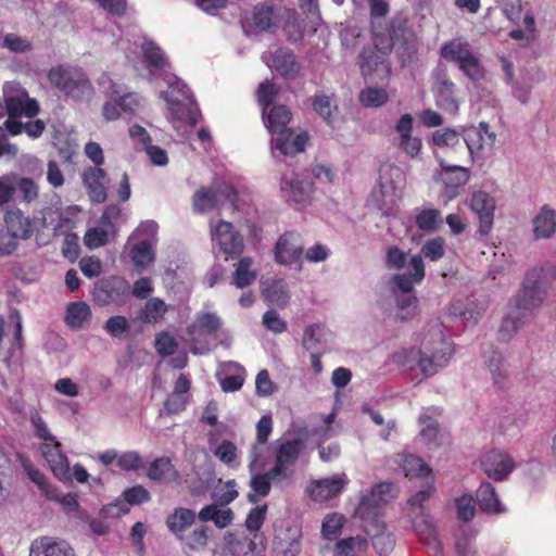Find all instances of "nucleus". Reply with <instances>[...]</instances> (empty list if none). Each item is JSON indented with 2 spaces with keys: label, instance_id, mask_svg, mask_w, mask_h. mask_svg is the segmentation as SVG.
I'll list each match as a JSON object with an SVG mask.
<instances>
[{
  "label": "nucleus",
  "instance_id": "obj_31",
  "mask_svg": "<svg viewBox=\"0 0 556 556\" xmlns=\"http://www.w3.org/2000/svg\"><path fill=\"white\" fill-rule=\"evenodd\" d=\"M274 70L286 78H295L300 73L301 66L295 55L288 49H278L273 56Z\"/></svg>",
  "mask_w": 556,
  "mask_h": 556
},
{
  "label": "nucleus",
  "instance_id": "obj_21",
  "mask_svg": "<svg viewBox=\"0 0 556 556\" xmlns=\"http://www.w3.org/2000/svg\"><path fill=\"white\" fill-rule=\"evenodd\" d=\"M106 173L101 167H86L81 173V180L91 202L103 203L106 198Z\"/></svg>",
  "mask_w": 556,
  "mask_h": 556
},
{
  "label": "nucleus",
  "instance_id": "obj_32",
  "mask_svg": "<svg viewBox=\"0 0 556 556\" xmlns=\"http://www.w3.org/2000/svg\"><path fill=\"white\" fill-rule=\"evenodd\" d=\"M477 501L482 511L498 515L504 511L495 488L490 482H483L477 490Z\"/></svg>",
  "mask_w": 556,
  "mask_h": 556
},
{
  "label": "nucleus",
  "instance_id": "obj_16",
  "mask_svg": "<svg viewBox=\"0 0 556 556\" xmlns=\"http://www.w3.org/2000/svg\"><path fill=\"white\" fill-rule=\"evenodd\" d=\"M279 14L274 7H255L252 17L245 23L244 30L249 35L271 33L279 25Z\"/></svg>",
  "mask_w": 556,
  "mask_h": 556
},
{
  "label": "nucleus",
  "instance_id": "obj_1",
  "mask_svg": "<svg viewBox=\"0 0 556 556\" xmlns=\"http://www.w3.org/2000/svg\"><path fill=\"white\" fill-rule=\"evenodd\" d=\"M141 49L143 62L148 70L147 78L150 81L162 78L168 86V89L162 91L161 96L167 104L169 119L174 124L177 122L197 124L201 115L193 94L186 84L168 71L169 63L161 48L154 42L146 40Z\"/></svg>",
  "mask_w": 556,
  "mask_h": 556
},
{
  "label": "nucleus",
  "instance_id": "obj_42",
  "mask_svg": "<svg viewBox=\"0 0 556 556\" xmlns=\"http://www.w3.org/2000/svg\"><path fill=\"white\" fill-rule=\"evenodd\" d=\"M367 548V540L361 536H351L339 541L336 545L334 556H359Z\"/></svg>",
  "mask_w": 556,
  "mask_h": 556
},
{
  "label": "nucleus",
  "instance_id": "obj_12",
  "mask_svg": "<svg viewBox=\"0 0 556 556\" xmlns=\"http://www.w3.org/2000/svg\"><path fill=\"white\" fill-rule=\"evenodd\" d=\"M435 103L444 112L456 115L459 102L456 98V85L448 78L443 68H437L434 73Z\"/></svg>",
  "mask_w": 556,
  "mask_h": 556
},
{
  "label": "nucleus",
  "instance_id": "obj_24",
  "mask_svg": "<svg viewBox=\"0 0 556 556\" xmlns=\"http://www.w3.org/2000/svg\"><path fill=\"white\" fill-rule=\"evenodd\" d=\"M412 523L420 541L428 546L432 556H443L442 545L438 540L437 530L431 518L428 515H416L412 518Z\"/></svg>",
  "mask_w": 556,
  "mask_h": 556
},
{
  "label": "nucleus",
  "instance_id": "obj_7",
  "mask_svg": "<svg viewBox=\"0 0 556 556\" xmlns=\"http://www.w3.org/2000/svg\"><path fill=\"white\" fill-rule=\"evenodd\" d=\"M211 235L212 241L219 247L225 255L235 257L242 253L244 249L243 237L235 229L231 223L220 219L214 224L212 220Z\"/></svg>",
  "mask_w": 556,
  "mask_h": 556
},
{
  "label": "nucleus",
  "instance_id": "obj_3",
  "mask_svg": "<svg viewBox=\"0 0 556 556\" xmlns=\"http://www.w3.org/2000/svg\"><path fill=\"white\" fill-rule=\"evenodd\" d=\"M546 271L541 267L529 269L523 278L522 285L513 302L509 304L523 314H529L539 308L545 301L547 294L544 274Z\"/></svg>",
  "mask_w": 556,
  "mask_h": 556
},
{
  "label": "nucleus",
  "instance_id": "obj_11",
  "mask_svg": "<svg viewBox=\"0 0 556 556\" xmlns=\"http://www.w3.org/2000/svg\"><path fill=\"white\" fill-rule=\"evenodd\" d=\"M275 260L281 265L301 264L304 253V242L300 233L286 232L276 242Z\"/></svg>",
  "mask_w": 556,
  "mask_h": 556
},
{
  "label": "nucleus",
  "instance_id": "obj_27",
  "mask_svg": "<svg viewBox=\"0 0 556 556\" xmlns=\"http://www.w3.org/2000/svg\"><path fill=\"white\" fill-rule=\"evenodd\" d=\"M99 84L123 111L135 112L140 106V97L135 92H127L122 96L118 86L112 81L110 76L103 75L100 78Z\"/></svg>",
  "mask_w": 556,
  "mask_h": 556
},
{
  "label": "nucleus",
  "instance_id": "obj_37",
  "mask_svg": "<svg viewBox=\"0 0 556 556\" xmlns=\"http://www.w3.org/2000/svg\"><path fill=\"white\" fill-rule=\"evenodd\" d=\"M195 519V514L191 509L176 508L166 519L168 529L180 540L184 539V532Z\"/></svg>",
  "mask_w": 556,
  "mask_h": 556
},
{
  "label": "nucleus",
  "instance_id": "obj_25",
  "mask_svg": "<svg viewBox=\"0 0 556 556\" xmlns=\"http://www.w3.org/2000/svg\"><path fill=\"white\" fill-rule=\"evenodd\" d=\"M283 481H286L283 478L273 473V468L267 472H252L250 478L251 493L248 494L249 502L256 504L261 498L269 494L271 483L279 485Z\"/></svg>",
  "mask_w": 556,
  "mask_h": 556
},
{
  "label": "nucleus",
  "instance_id": "obj_53",
  "mask_svg": "<svg viewBox=\"0 0 556 556\" xmlns=\"http://www.w3.org/2000/svg\"><path fill=\"white\" fill-rule=\"evenodd\" d=\"M464 142L470 155L480 152L486 144L485 137L481 134V130H476L475 127L465 129Z\"/></svg>",
  "mask_w": 556,
  "mask_h": 556
},
{
  "label": "nucleus",
  "instance_id": "obj_18",
  "mask_svg": "<svg viewBox=\"0 0 556 556\" xmlns=\"http://www.w3.org/2000/svg\"><path fill=\"white\" fill-rule=\"evenodd\" d=\"M437 157L441 165L440 177L445 185L444 194L447 199L452 200L458 195V188L468 182L470 172L464 166L446 164L439 155Z\"/></svg>",
  "mask_w": 556,
  "mask_h": 556
},
{
  "label": "nucleus",
  "instance_id": "obj_26",
  "mask_svg": "<svg viewBox=\"0 0 556 556\" xmlns=\"http://www.w3.org/2000/svg\"><path fill=\"white\" fill-rule=\"evenodd\" d=\"M29 556H75L73 548L62 540L43 536L30 545Z\"/></svg>",
  "mask_w": 556,
  "mask_h": 556
},
{
  "label": "nucleus",
  "instance_id": "obj_57",
  "mask_svg": "<svg viewBox=\"0 0 556 556\" xmlns=\"http://www.w3.org/2000/svg\"><path fill=\"white\" fill-rule=\"evenodd\" d=\"M2 47L14 53H25L33 49V43L25 38L10 33L4 35Z\"/></svg>",
  "mask_w": 556,
  "mask_h": 556
},
{
  "label": "nucleus",
  "instance_id": "obj_48",
  "mask_svg": "<svg viewBox=\"0 0 556 556\" xmlns=\"http://www.w3.org/2000/svg\"><path fill=\"white\" fill-rule=\"evenodd\" d=\"M278 93L279 87L273 81L266 79L260 84L256 90V98L258 104L262 106V111H267V108L276 101Z\"/></svg>",
  "mask_w": 556,
  "mask_h": 556
},
{
  "label": "nucleus",
  "instance_id": "obj_14",
  "mask_svg": "<svg viewBox=\"0 0 556 556\" xmlns=\"http://www.w3.org/2000/svg\"><path fill=\"white\" fill-rule=\"evenodd\" d=\"M271 136V146L286 156L303 152L308 140L307 132L300 128H287Z\"/></svg>",
  "mask_w": 556,
  "mask_h": 556
},
{
  "label": "nucleus",
  "instance_id": "obj_17",
  "mask_svg": "<svg viewBox=\"0 0 556 556\" xmlns=\"http://www.w3.org/2000/svg\"><path fill=\"white\" fill-rule=\"evenodd\" d=\"M280 190L288 202L303 205L312 193V182L291 172L282 176Z\"/></svg>",
  "mask_w": 556,
  "mask_h": 556
},
{
  "label": "nucleus",
  "instance_id": "obj_29",
  "mask_svg": "<svg viewBox=\"0 0 556 556\" xmlns=\"http://www.w3.org/2000/svg\"><path fill=\"white\" fill-rule=\"evenodd\" d=\"M15 239H27L31 235V224L21 210L8 211L2 225Z\"/></svg>",
  "mask_w": 556,
  "mask_h": 556
},
{
  "label": "nucleus",
  "instance_id": "obj_55",
  "mask_svg": "<svg viewBox=\"0 0 556 556\" xmlns=\"http://www.w3.org/2000/svg\"><path fill=\"white\" fill-rule=\"evenodd\" d=\"M484 305L480 303H470L462 311L456 306L453 311L454 315H459L464 323L476 325L484 313Z\"/></svg>",
  "mask_w": 556,
  "mask_h": 556
},
{
  "label": "nucleus",
  "instance_id": "obj_52",
  "mask_svg": "<svg viewBox=\"0 0 556 556\" xmlns=\"http://www.w3.org/2000/svg\"><path fill=\"white\" fill-rule=\"evenodd\" d=\"M166 311L167 306L164 301L157 298L151 299L144 305L142 319L148 323H156L163 317Z\"/></svg>",
  "mask_w": 556,
  "mask_h": 556
},
{
  "label": "nucleus",
  "instance_id": "obj_59",
  "mask_svg": "<svg viewBox=\"0 0 556 556\" xmlns=\"http://www.w3.org/2000/svg\"><path fill=\"white\" fill-rule=\"evenodd\" d=\"M444 252V240L442 238H433L422 245L420 255L435 262L443 257Z\"/></svg>",
  "mask_w": 556,
  "mask_h": 556
},
{
  "label": "nucleus",
  "instance_id": "obj_63",
  "mask_svg": "<svg viewBox=\"0 0 556 556\" xmlns=\"http://www.w3.org/2000/svg\"><path fill=\"white\" fill-rule=\"evenodd\" d=\"M229 544L231 552L240 556H253L256 549L254 540L248 536L233 539Z\"/></svg>",
  "mask_w": 556,
  "mask_h": 556
},
{
  "label": "nucleus",
  "instance_id": "obj_58",
  "mask_svg": "<svg viewBox=\"0 0 556 556\" xmlns=\"http://www.w3.org/2000/svg\"><path fill=\"white\" fill-rule=\"evenodd\" d=\"M104 329L112 337L121 339L128 331L129 323L125 316H112L106 320Z\"/></svg>",
  "mask_w": 556,
  "mask_h": 556
},
{
  "label": "nucleus",
  "instance_id": "obj_51",
  "mask_svg": "<svg viewBox=\"0 0 556 556\" xmlns=\"http://www.w3.org/2000/svg\"><path fill=\"white\" fill-rule=\"evenodd\" d=\"M464 75L472 81H480L484 78L485 71L479 59L472 54L458 65Z\"/></svg>",
  "mask_w": 556,
  "mask_h": 556
},
{
  "label": "nucleus",
  "instance_id": "obj_40",
  "mask_svg": "<svg viewBox=\"0 0 556 556\" xmlns=\"http://www.w3.org/2000/svg\"><path fill=\"white\" fill-rule=\"evenodd\" d=\"M443 218L439 210L435 208H417L415 215L416 226L425 231H435L442 224Z\"/></svg>",
  "mask_w": 556,
  "mask_h": 556
},
{
  "label": "nucleus",
  "instance_id": "obj_20",
  "mask_svg": "<svg viewBox=\"0 0 556 556\" xmlns=\"http://www.w3.org/2000/svg\"><path fill=\"white\" fill-rule=\"evenodd\" d=\"M470 208L479 217L480 233L488 235L493 225V216L495 211L494 199L484 191H476L472 193L470 200Z\"/></svg>",
  "mask_w": 556,
  "mask_h": 556
},
{
  "label": "nucleus",
  "instance_id": "obj_2",
  "mask_svg": "<svg viewBox=\"0 0 556 556\" xmlns=\"http://www.w3.org/2000/svg\"><path fill=\"white\" fill-rule=\"evenodd\" d=\"M427 329L428 333L421 340L419 349L404 350L394 355V361L405 369L418 367L424 376L430 377L448 364L454 349L450 339L442 332L440 323H432Z\"/></svg>",
  "mask_w": 556,
  "mask_h": 556
},
{
  "label": "nucleus",
  "instance_id": "obj_44",
  "mask_svg": "<svg viewBox=\"0 0 556 556\" xmlns=\"http://www.w3.org/2000/svg\"><path fill=\"white\" fill-rule=\"evenodd\" d=\"M326 327L321 324H313L305 328L302 345L307 351H315L325 341Z\"/></svg>",
  "mask_w": 556,
  "mask_h": 556
},
{
  "label": "nucleus",
  "instance_id": "obj_36",
  "mask_svg": "<svg viewBox=\"0 0 556 556\" xmlns=\"http://www.w3.org/2000/svg\"><path fill=\"white\" fill-rule=\"evenodd\" d=\"M440 54L446 61L459 65L472 55L473 52L471 51L468 42L460 39H453L441 47Z\"/></svg>",
  "mask_w": 556,
  "mask_h": 556
},
{
  "label": "nucleus",
  "instance_id": "obj_39",
  "mask_svg": "<svg viewBox=\"0 0 556 556\" xmlns=\"http://www.w3.org/2000/svg\"><path fill=\"white\" fill-rule=\"evenodd\" d=\"M263 295L270 304L283 307L289 300L288 283L281 278L273 279L263 289Z\"/></svg>",
  "mask_w": 556,
  "mask_h": 556
},
{
  "label": "nucleus",
  "instance_id": "obj_30",
  "mask_svg": "<svg viewBox=\"0 0 556 556\" xmlns=\"http://www.w3.org/2000/svg\"><path fill=\"white\" fill-rule=\"evenodd\" d=\"M147 476L154 481H166L173 483H179L181 481V476L167 457L154 459L148 468Z\"/></svg>",
  "mask_w": 556,
  "mask_h": 556
},
{
  "label": "nucleus",
  "instance_id": "obj_41",
  "mask_svg": "<svg viewBox=\"0 0 556 556\" xmlns=\"http://www.w3.org/2000/svg\"><path fill=\"white\" fill-rule=\"evenodd\" d=\"M130 255L138 271H142L155 258L153 247L148 240H142L134 245Z\"/></svg>",
  "mask_w": 556,
  "mask_h": 556
},
{
  "label": "nucleus",
  "instance_id": "obj_45",
  "mask_svg": "<svg viewBox=\"0 0 556 556\" xmlns=\"http://www.w3.org/2000/svg\"><path fill=\"white\" fill-rule=\"evenodd\" d=\"M359 66L364 76L370 75L381 66L386 72L390 68L384 64L383 58L371 49H364L359 55Z\"/></svg>",
  "mask_w": 556,
  "mask_h": 556
},
{
  "label": "nucleus",
  "instance_id": "obj_33",
  "mask_svg": "<svg viewBox=\"0 0 556 556\" xmlns=\"http://www.w3.org/2000/svg\"><path fill=\"white\" fill-rule=\"evenodd\" d=\"M291 112L286 105H274L268 111L263 110L265 126L271 135L287 129L291 121Z\"/></svg>",
  "mask_w": 556,
  "mask_h": 556
},
{
  "label": "nucleus",
  "instance_id": "obj_54",
  "mask_svg": "<svg viewBox=\"0 0 556 556\" xmlns=\"http://www.w3.org/2000/svg\"><path fill=\"white\" fill-rule=\"evenodd\" d=\"M432 141L433 143L439 147H460L463 148V144L460 142V138L458 134L454 129H441L437 130L432 135Z\"/></svg>",
  "mask_w": 556,
  "mask_h": 556
},
{
  "label": "nucleus",
  "instance_id": "obj_60",
  "mask_svg": "<svg viewBox=\"0 0 556 556\" xmlns=\"http://www.w3.org/2000/svg\"><path fill=\"white\" fill-rule=\"evenodd\" d=\"M128 506L139 505L150 500V493L142 485H135L123 492L122 498Z\"/></svg>",
  "mask_w": 556,
  "mask_h": 556
},
{
  "label": "nucleus",
  "instance_id": "obj_15",
  "mask_svg": "<svg viewBox=\"0 0 556 556\" xmlns=\"http://www.w3.org/2000/svg\"><path fill=\"white\" fill-rule=\"evenodd\" d=\"M349 479L345 473H338L329 478L313 481L308 485V493L316 502H327L338 496L346 486Z\"/></svg>",
  "mask_w": 556,
  "mask_h": 556
},
{
  "label": "nucleus",
  "instance_id": "obj_6",
  "mask_svg": "<svg viewBox=\"0 0 556 556\" xmlns=\"http://www.w3.org/2000/svg\"><path fill=\"white\" fill-rule=\"evenodd\" d=\"M364 532L370 538L380 556L389 555L395 546V538L383 520V516L357 517Z\"/></svg>",
  "mask_w": 556,
  "mask_h": 556
},
{
  "label": "nucleus",
  "instance_id": "obj_47",
  "mask_svg": "<svg viewBox=\"0 0 556 556\" xmlns=\"http://www.w3.org/2000/svg\"><path fill=\"white\" fill-rule=\"evenodd\" d=\"M402 468L405 476L409 478L425 477L430 472L429 467L420 457L408 454L402 455Z\"/></svg>",
  "mask_w": 556,
  "mask_h": 556
},
{
  "label": "nucleus",
  "instance_id": "obj_28",
  "mask_svg": "<svg viewBox=\"0 0 556 556\" xmlns=\"http://www.w3.org/2000/svg\"><path fill=\"white\" fill-rule=\"evenodd\" d=\"M528 316L509 304L497 330V340L509 342L525 326Z\"/></svg>",
  "mask_w": 556,
  "mask_h": 556
},
{
  "label": "nucleus",
  "instance_id": "obj_46",
  "mask_svg": "<svg viewBox=\"0 0 556 556\" xmlns=\"http://www.w3.org/2000/svg\"><path fill=\"white\" fill-rule=\"evenodd\" d=\"M397 312L395 319L406 321L417 313V299L412 293H404L396 296Z\"/></svg>",
  "mask_w": 556,
  "mask_h": 556
},
{
  "label": "nucleus",
  "instance_id": "obj_4",
  "mask_svg": "<svg viewBox=\"0 0 556 556\" xmlns=\"http://www.w3.org/2000/svg\"><path fill=\"white\" fill-rule=\"evenodd\" d=\"M50 84L66 96L83 99L91 92V84L84 72L75 67L59 65L49 70Z\"/></svg>",
  "mask_w": 556,
  "mask_h": 556
},
{
  "label": "nucleus",
  "instance_id": "obj_34",
  "mask_svg": "<svg viewBox=\"0 0 556 556\" xmlns=\"http://www.w3.org/2000/svg\"><path fill=\"white\" fill-rule=\"evenodd\" d=\"M91 320V308L83 301L72 302L66 306L65 324L71 329H83Z\"/></svg>",
  "mask_w": 556,
  "mask_h": 556
},
{
  "label": "nucleus",
  "instance_id": "obj_50",
  "mask_svg": "<svg viewBox=\"0 0 556 556\" xmlns=\"http://www.w3.org/2000/svg\"><path fill=\"white\" fill-rule=\"evenodd\" d=\"M434 489L432 485H428L426 489L419 490L409 500L408 505L410 507V518L417 516H427L425 503L430 498Z\"/></svg>",
  "mask_w": 556,
  "mask_h": 556
},
{
  "label": "nucleus",
  "instance_id": "obj_35",
  "mask_svg": "<svg viewBox=\"0 0 556 556\" xmlns=\"http://www.w3.org/2000/svg\"><path fill=\"white\" fill-rule=\"evenodd\" d=\"M485 359V365L491 374L493 383L500 388L504 389L507 383V369L504 363V356L501 352L491 350L490 352H485L483 355Z\"/></svg>",
  "mask_w": 556,
  "mask_h": 556
},
{
  "label": "nucleus",
  "instance_id": "obj_19",
  "mask_svg": "<svg viewBox=\"0 0 556 556\" xmlns=\"http://www.w3.org/2000/svg\"><path fill=\"white\" fill-rule=\"evenodd\" d=\"M40 451L51 471L59 480L70 481L72 479L70 463L66 455L61 451L60 442L43 443L40 445Z\"/></svg>",
  "mask_w": 556,
  "mask_h": 556
},
{
  "label": "nucleus",
  "instance_id": "obj_49",
  "mask_svg": "<svg viewBox=\"0 0 556 556\" xmlns=\"http://www.w3.org/2000/svg\"><path fill=\"white\" fill-rule=\"evenodd\" d=\"M111 232H114V230L101 224L85 233L84 242L89 249H98L108 243Z\"/></svg>",
  "mask_w": 556,
  "mask_h": 556
},
{
  "label": "nucleus",
  "instance_id": "obj_23",
  "mask_svg": "<svg viewBox=\"0 0 556 556\" xmlns=\"http://www.w3.org/2000/svg\"><path fill=\"white\" fill-rule=\"evenodd\" d=\"M236 195V190L228 185L220 187L216 191L208 188H201L193 195V207L198 212L212 210L216 206L217 199L222 197L233 204Z\"/></svg>",
  "mask_w": 556,
  "mask_h": 556
},
{
  "label": "nucleus",
  "instance_id": "obj_61",
  "mask_svg": "<svg viewBox=\"0 0 556 556\" xmlns=\"http://www.w3.org/2000/svg\"><path fill=\"white\" fill-rule=\"evenodd\" d=\"M313 108L323 118L329 121L333 110L337 109L332 98L327 94H318L314 98Z\"/></svg>",
  "mask_w": 556,
  "mask_h": 556
},
{
  "label": "nucleus",
  "instance_id": "obj_43",
  "mask_svg": "<svg viewBox=\"0 0 556 556\" xmlns=\"http://www.w3.org/2000/svg\"><path fill=\"white\" fill-rule=\"evenodd\" d=\"M358 100L365 108H379L389 101V94L384 88L367 87L359 92Z\"/></svg>",
  "mask_w": 556,
  "mask_h": 556
},
{
  "label": "nucleus",
  "instance_id": "obj_5",
  "mask_svg": "<svg viewBox=\"0 0 556 556\" xmlns=\"http://www.w3.org/2000/svg\"><path fill=\"white\" fill-rule=\"evenodd\" d=\"M4 115L12 118H33L39 113V103L30 98L27 90L17 81H7L2 86Z\"/></svg>",
  "mask_w": 556,
  "mask_h": 556
},
{
  "label": "nucleus",
  "instance_id": "obj_62",
  "mask_svg": "<svg viewBox=\"0 0 556 556\" xmlns=\"http://www.w3.org/2000/svg\"><path fill=\"white\" fill-rule=\"evenodd\" d=\"M344 523V517L340 514H331L325 517L321 525V532L325 538L330 539L337 535Z\"/></svg>",
  "mask_w": 556,
  "mask_h": 556
},
{
  "label": "nucleus",
  "instance_id": "obj_56",
  "mask_svg": "<svg viewBox=\"0 0 556 556\" xmlns=\"http://www.w3.org/2000/svg\"><path fill=\"white\" fill-rule=\"evenodd\" d=\"M457 517L470 521L476 515V502L471 495L464 494L455 501Z\"/></svg>",
  "mask_w": 556,
  "mask_h": 556
},
{
  "label": "nucleus",
  "instance_id": "obj_8",
  "mask_svg": "<svg viewBox=\"0 0 556 556\" xmlns=\"http://www.w3.org/2000/svg\"><path fill=\"white\" fill-rule=\"evenodd\" d=\"M394 491V484L391 482L374 485L369 494L362 496L355 509V517L382 516V505L395 496Z\"/></svg>",
  "mask_w": 556,
  "mask_h": 556
},
{
  "label": "nucleus",
  "instance_id": "obj_64",
  "mask_svg": "<svg viewBox=\"0 0 556 556\" xmlns=\"http://www.w3.org/2000/svg\"><path fill=\"white\" fill-rule=\"evenodd\" d=\"M176 339L167 332L157 334L155 339V349L162 356H168L175 353L177 349Z\"/></svg>",
  "mask_w": 556,
  "mask_h": 556
},
{
  "label": "nucleus",
  "instance_id": "obj_13",
  "mask_svg": "<svg viewBox=\"0 0 556 556\" xmlns=\"http://www.w3.org/2000/svg\"><path fill=\"white\" fill-rule=\"evenodd\" d=\"M480 463L484 473L495 481L506 479L516 467L513 457L501 450L486 452L482 455Z\"/></svg>",
  "mask_w": 556,
  "mask_h": 556
},
{
  "label": "nucleus",
  "instance_id": "obj_38",
  "mask_svg": "<svg viewBox=\"0 0 556 556\" xmlns=\"http://www.w3.org/2000/svg\"><path fill=\"white\" fill-rule=\"evenodd\" d=\"M253 260L249 256L240 258L232 274L231 285L238 289L251 286L257 278V271L251 269Z\"/></svg>",
  "mask_w": 556,
  "mask_h": 556
},
{
  "label": "nucleus",
  "instance_id": "obj_9",
  "mask_svg": "<svg viewBox=\"0 0 556 556\" xmlns=\"http://www.w3.org/2000/svg\"><path fill=\"white\" fill-rule=\"evenodd\" d=\"M302 448L303 441L301 439L279 441L277 443L273 473L280 476V478H283L286 481L290 480L293 477L292 467L295 465Z\"/></svg>",
  "mask_w": 556,
  "mask_h": 556
},
{
  "label": "nucleus",
  "instance_id": "obj_10",
  "mask_svg": "<svg viewBox=\"0 0 556 556\" xmlns=\"http://www.w3.org/2000/svg\"><path fill=\"white\" fill-rule=\"evenodd\" d=\"M222 327V319L215 313L198 314L194 321L188 327L190 336V349L193 354H204L210 351L206 344H201L200 338L204 334H212Z\"/></svg>",
  "mask_w": 556,
  "mask_h": 556
},
{
  "label": "nucleus",
  "instance_id": "obj_22",
  "mask_svg": "<svg viewBox=\"0 0 556 556\" xmlns=\"http://www.w3.org/2000/svg\"><path fill=\"white\" fill-rule=\"evenodd\" d=\"M531 225L534 240L552 239L556 235V210L543 205L532 218Z\"/></svg>",
  "mask_w": 556,
  "mask_h": 556
}]
</instances>
